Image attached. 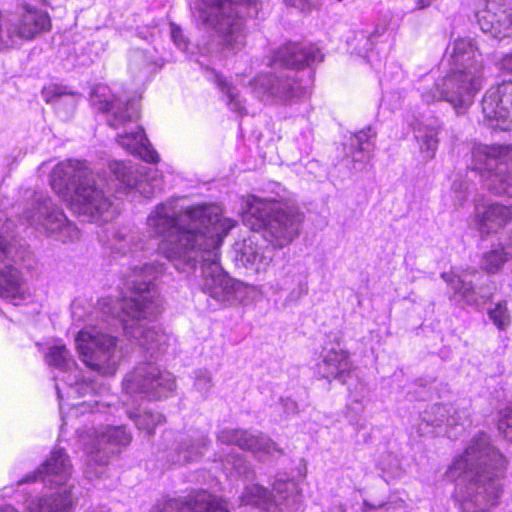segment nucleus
<instances>
[{
  "label": "nucleus",
  "instance_id": "f257e3e1",
  "mask_svg": "<svg viewBox=\"0 0 512 512\" xmlns=\"http://www.w3.org/2000/svg\"><path fill=\"white\" fill-rule=\"evenodd\" d=\"M217 205H198L177 209L175 201L160 203L147 217L150 236L161 239L158 251L180 273L195 271L199 248L205 245L214 227L223 224Z\"/></svg>",
  "mask_w": 512,
  "mask_h": 512
},
{
  "label": "nucleus",
  "instance_id": "f03ea898",
  "mask_svg": "<svg viewBox=\"0 0 512 512\" xmlns=\"http://www.w3.org/2000/svg\"><path fill=\"white\" fill-rule=\"evenodd\" d=\"M506 466L504 456L480 434L464 454L450 466L448 475L456 481L454 499L463 512H488L499 503Z\"/></svg>",
  "mask_w": 512,
  "mask_h": 512
},
{
  "label": "nucleus",
  "instance_id": "7ed1b4c3",
  "mask_svg": "<svg viewBox=\"0 0 512 512\" xmlns=\"http://www.w3.org/2000/svg\"><path fill=\"white\" fill-rule=\"evenodd\" d=\"M162 270L163 265L156 262L134 267L127 280L130 295L111 305L106 300L102 302L104 312L118 318L125 333L152 358L163 353L169 342L167 334L154 325L150 326V319L159 312L153 281Z\"/></svg>",
  "mask_w": 512,
  "mask_h": 512
},
{
  "label": "nucleus",
  "instance_id": "20e7f679",
  "mask_svg": "<svg viewBox=\"0 0 512 512\" xmlns=\"http://www.w3.org/2000/svg\"><path fill=\"white\" fill-rule=\"evenodd\" d=\"M448 71L432 87H425L421 97L427 104L446 101L458 112L465 111L483 83V62L479 48L470 37L454 41L446 59Z\"/></svg>",
  "mask_w": 512,
  "mask_h": 512
},
{
  "label": "nucleus",
  "instance_id": "39448f33",
  "mask_svg": "<svg viewBox=\"0 0 512 512\" xmlns=\"http://www.w3.org/2000/svg\"><path fill=\"white\" fill-rule=\"evenodd\" d=\"M51 187L78 215L104 221L114 215L112 202L96 185L84 162L67 160L56 165L51 173Z\"/></svg>",
  "mask_w": 512,
  "mask_h": 512
},
{
  "label": "nucleus",
  "instance_id": "423d86ee",
  "mask_svg": "<svg viewBox=\"0 0 512 512\" xmlns=\"http://www.w3.org/2000/svg\"><path fill=\"white\" fill-rule=\"evenodd\" d=\"M242 220L251 230H262L273 246L282 248L298 236L303 214L293 205L251 195L244 200Z\"/></svg>",
  "mask_w": 512,
  "mask_h": 512
},
{
  "label": "nucleus",
  "instance_id": "0eeeda50",
  "mask_svg": "<svg viewBox=\"0 0 512 512\" xmlns=\"http://www.w3.org/2000/svg\"><path fill=\"white\" fill-rule=\"evenodd\" d=\"M256 0H199L191 5L193 17L213 28L224 50L236 53L245 46L244 19L256 11Z\"/></svg>",
  "mask_w": 512,
  "mask_h": 512
},
{
  "label": "nucleus",
  "instance_id": "6e6552de",
  "mask_svg": "<svg viewBox=\"0 0 512 512\" xmlns=\"http://www.w3.org/2000/svg\"><path fill=\"white\" fill-rule=\"evenodd\" d=\"M236 225L233 219L224 220L223 224L214 227V234L199 248L198 261L201 265V289L220 304L233 305L244 293L241 282L230 278L219 264V247L224 236Z\"/></svg>",
  "mask_w": 512,
  "mask_h": 512
},
{
  "label": "nucleus",
  "instance_id": "1a4fd4ad",
  "mask_svg": "<svg viewBox=\"0 0 512 512\" xmlns=\"http://www.w3.org/2000/svg\"><path fill=\"white\" fill-rule=\"evenodd\" d=\"M72 465L63 449H54L49 458L33 474L27 475L20 483L41 480L58 488L55 493L44 495L32 502L29 512H69L73 505L72 488L69 479Z\"/></svg>",
  "mask_w": 512,
  "mask_h": 512
},
{
  "label": "nucleus",
  "instance_id": "9d476101",
  "mask_svg": "<svg viewBox=\"0 0 512 512\" xmlns=\"http://www.w3.org/2000/svg\"><path fill=\"white\" fill-rule=\"evenodd\" d=\"M76 348L82 362L101 375H114L121 361L116 338L95 326L81 329L76 337Z\"/></svg>",
  "mask_w": 512,
  "mask_h": 512
},
{
  "label": "nucleus",
  "instance_id": "9b49d317",
  "mask_svg": "<svg viewBox=\"0 0 512 512\" xmlns=\"http://www.w3.org/2000/svg\"><path fill=\"white\" fill-rule=\"evenodd\" d=\"M473 169L487 177V187L494 194L512 197V145L477 146Z\"/></svg>",
  "mask_w": 512,
  "mask_h": 512
},
{
  "label": "nucleus",
  "instance_id": "f8f14e48",
  "mask_svg": "<svg viewBox=\"0 0 512 512\" xmlns=\"http://www.w3.org/2000/svg\"><path fill=\"white\" fill-rule=\"evenodd\" d=\"M21 220L37 231L55 236L62 242L79 238L77 227L67 220L63 211L48 197L36 195L24 210Z\"/></svg>",
  "mask_w": 512,
  "mask_h": 512
},
{
  "label": "nucleus",
  "instance_id": "ddd939ff",
  "mask_svg": "<svg viewBox=\"0 0 512 512\" xmlns=\"http://www.w3.org/2000/svg\"><path fill=\"white\" fill-rule=\"evenodd\" d=\"M127 395L142 394L150 399L170 396L176 389L175 376L154 362L138 364L123 380Z\"/></svg>",
  "mask_w": 512,
  "mask_h": 512
},
{
  "label": "nucleus",
  "instance_id": "4468645a",
  "mask_svg": "<svg viewBox=\"0 0 512 512\" xmlns=\"http://www.w3.org/2000/svg\"><path fill=\"white\" fill-rule=\"evenodd\" d=\"M296 74L290 70L261 74L252 82L253 93L262 101L291 102L306 92V87L296 79Z\"/></svg>",
  "mask_w": 512,
  "mask_h": 512
},
{
  "label": "nucleus",
  "instance_id": "2eb2a0df",
  "mask_svg": "<svg viewBox=\"0 0 512 512\" xmlns=\"http://www.w3.org/2000/svg\"><path fill=\"white\" fill-rule=\"evenodd\" d=\"M109 168L121 189L126 192L136 190L145 198H151L163 189L162 177L155 168L119 161L112 162Z\"/></svg>",
  "mask_w": 512,
  "mask_h": 512
},
{
  "label": "nucleus",
  "instance_id": "dca6fc26",
  "mask_svg": "<svg viewBox=\"0 0 512 512\" xmlns=\"http://www.w3.org/2000/svg\"><path fill=\"white\" fill-rule=\"evenodd\" d=\"M132 436L123 426L107 427L104 431L80 436L81 445L87 454L88 465L104 466L110 455L119 447L127 446Z\"/></svg>",
  "mask_w": 512,
  "mask_h": 512
},
{
  "label": "nucleus",
  "instance_id": "f3484780",
  "mask_svg": "<svg viewBox=\"0 0 512 512\" xmlns=\"http://www.w3.org/2000/svg\"><path fill=\"white\" fill-rule=\"evenodd\" d=\"M50 26V17L47 13L26 6L21 15L7 18L2 46L4 49L12 48L23 40H32L38 34L48 31Z\"/></svg>",
  "mask_w": 512,
  "mask_h": 512
},
{
  "label": "nucleus",
  "instance_id": "a211bd4d",
  "mask_svg": "<svg viewBox=\"0 0 512 512\" xmlns=\"http://www.w3.org/2000/svg\"><path fill=\"white\" fill-rule=\"evenodd\" d=\"M482 112L493 129L507 131L512 128V81H504L486 91Z\"/></svg>",
  "mask_w": 512,
  "mask_h": 512
},
{
  "label": "nucleus",
  "instance_id": "6ab92c4d",
  "mask_svg": "<svg viewBox=\"0 0 512 512\" xmlns=\"http://www.w3.org/2000/svg\"><path fill=\"white\" fill-rule=\"evenodd\" d=\"M26 295V282L16 267L12 246L0 235V297L16 303L24 300Z\"/></svg>",
  "mask_w": 512,
  "mask_h": 512
},
{
  "label": "nucleus",
  "instance_id": "aec40b11",
  "mask_svg": "<svg viewBox=\"0 0 512 512\" xmlns=\"http://www.w3.org/2000/svg\"><path fill=\"white\" fill-rule=\"evenodd\" d=\"M222 444L236 445L243 450L250 451L256 457L283 455L284 451L267 435L262 432H251L244 429L225 428L217 435Z\"/></svg>",
  "mask_w": 512,
  "mask_h": 512
},
{
  "label": "nucleus",
  "instance_id": "412c9836",
  "mask_svg": "<svg viewBox=\"0 0 512 512\" xmlns=\"http://www.w3.org/2000/svg\"><path fill=\"white\" fill-rule=\"evenodd\" d=\"M481 30L493 38L512 36V0H486L484 9L477 13Z\"/></svg>",
  "mask_w": 512,
  "mask_h": 512
},
{
  "label": "nucleus",
  "instance_id": "4be33fe9",
  "mask_svg": "<svg viewBox=\"0 0 512 512\" xmlns=\"http://www.w3.org/2000/svg\"><path fill=\"white\" fill-rule=\"evenodd\" d=\"M105 87L95 88L91 95L92 105L102 112L109 114L107 122L114 129L124 127L139 117V104L134 99L122 100L120 98L105 97Z\"/></svg>",
  "mask_w": 512,
  "mask_h": 512
},
{
  "label": "nucleus",
  "instance_id": "5701e85b",
  "mask_svg": "<svg viewBox=\"0 0 512 512\" xmlns=\"http://www.w3.org/2000/svg\"><path fill=\"white\" fill-rule=\"evenodd\" d=\"M152 512H229L208 492L197 491L187 497L166 500Z\"/></svg>",
  "mask_w": 512,
  "mask_h": 512
},
{
  "label": "nucleus",
  "instance_id": "b1692460",
  "mask_svg": "<svg viewBox=\"0 0 512 512\" xmlns=\"http://www.w3.org/2000/svg\"><path fill=\"white\" fill-rule=\"evenodd\" d=\"M273 258V249L259 242L256 236L244 239L236 246V261L255 273L265 272Z\"/></svg>",
  "mask_w": 512,
  "mask_h": 512
},
{
  "label": "nucleus",
  "instance_id": "393cba45",
  "mask_svg": "<svg viewBox=\"0 0 512 512\" xmlns=\"http://www.w3.org/2000/svg\"><path fill=\"white\" fill-rule=\"evenodd\" d=\"M322 60L323 54L315 45L289 43L280 47L275 52L273 65L287 68H300L305 65L311 66Z\"/></svg>",
  "mask_w": 512,
  "mask_h": 512
},
{
  "label": "nucleus",
  "instance_id": "a878e982",
  "mask_svg": "<svg viewBox=\"0 0 512 512\" xmlns=\"http://www.w3.org/2000/svg\"><path fill=\"white\" fill-rule=\"evenodd\" d=\"M352 371L348 352L341 348L324 349L317 364V373L324 379L345 383Z\"/></svg>",
  "mask_w": 512,
  "mask_h": 512
},
{
  "label": "nucleus",
  "instance_id": "bb28decb",
  "mask_svg": "<svg viewBox=\"0 0 512 512\" xmlns=\"http://www.w3.org/2000/svg\"><path fill=\"white\" fill-rule=\"evenodd\" d=\"M460 420L461 417L453 406L434 404L420 414L417 432L420 436H425L433 433L434 428L440 427L443 424L449 426L463 425L460 423Z\"/></svg>",
  "mask_w": 512,
  "mask_h": 512
},
{
  "label": "nucleus",
  "instance_id": "cd10ccee",
  "mask_svg": "<svg viewBox=\"0 0 512 512\" xmlns=\"http://www.w3.org/2000/svg\"><path fill=\"white\" fill-rule=\"evenodd\" d=\"M209 443L204 434H181L176 440L172 461L176 464L196 461L202 457Z\"/></svg>",
  "mask_w": 512,
  "mask_h": 512
},
{
  "label": "nucleus",
  "instance_id": "c85d7f7f",
  "mask_svg": "<svg viewBox=\"0 0 512 512\" xmlns=\"http://www.w3.org/2000/svg\"><path fill=\"white\" fill-rule=\"evenodd\" d=\"M117 142L133 155H138L148 163H156L159 160L157 152L150 145L142 127L125 132L117 136Z\"/></svg>",
  "mask_w": 512,
  "mask_h": 512
},
{
  "label": "nucleus",
  "instance_id": "c756f323",
  "mask_svg": "<svg viewBox=\"0 0 512 512\" xmlns=\"http://www.w3.org/2000/svg\"><path fill=\"white\" fill-rule=\"evenodd\" d=\"M443 124L438 120H429L419 123L414 129L415 138L419 144L422 157L431 160L435 157Z\"/></svg>",
  "mask_w": 512,
  "mask_h": 512
},
{
  "label": "nucleus",
  "instance_id": "7c9ffc66",
  "mask_svg": "<svg viewBox=\"0 0 512 512\" xmlns=\"http://www.w3.org/2000/svg\"><path fill=\"white\" fill-rule=\"evenodd\" d=\"M512 217V210L498 203L487 205L483 211H477L479 230L481 233L496 232L504 227Z\"/></svg>",
  "mask_w": 512,
  "mask_h": 512
},
{
  "label": "nucleus",
  "instance_id": "2f4dec72",
  "mask_svg": "<svg viewBox=\"0 0 512 512\" xmlns=\"http://www.w3.org/2000/svg\"><path fill=\"white\" fill-rule=\"evenodd\" d=\"M275 286L279 291H291L290 297L292 299H298L308 292L306 276L291 266L284 268L283 271L278 273Z\"/></svg>",
  "mask_w": 512,
  "mask_h": 512
},
{
  "label": "nucleus",
  "instance_id": "473e14b6",
  "mask_svg": "<svg viewBox=\"0 0 512 512\" xmlns=\"http://www.w3.org/2000/svg\"><path fill=\"white\" fill-rule=\"evenodd\" d=\"M45 101L52 104L58 112L66 110V113L73 112L76 108L78 93L68 90L67 87L61 85H50L42 91Z\"/></svg>",
  "mask_w": 512,
  "mask_h": 512
},
{
  "label": "nucleus",
  "instance_id": "72a5a7b5",
  "mask_svg": "<svg viewBox=\"0 0 512 512\" xmlns=\"http://www.w3.org/2000/svg\"><path fill=\"white\" fill-rule=\"evenodd\" d=\"M240 499L244 505L256 506L267 512H276L279 505L278 499H272L269 491L258 484L247 485Z\"/></svg>",
  "mask_w": 512,
  "mask_h": 512
},
{
  "label": "nucleus",
  "instance_id": "f704fd0d",
  "mask_svg": "<svg viewBox=\"0 0 512 512\" xmlns=\"http://www.w3.org/2000/svg\"><path fill=\"white\" fill-rule=\"evenodd\" d=\"M376 133L371 127L361 130L350 138V155L354 162H364L371 158L374 149L372 139Z\"/></svg>",
  "mask_w": 512,
  "mask_h": 512
},
{
  "label": "nucleus",
  "instance_id": "c9c22d12",
  "mask_svg": "<svg viewBox=\"0 0 512 512\" xmlns=\"http://www.w3.org/2000/svg\"><path fill=\"white\" fill-rule=\"evenodd\" d=\"M441 278L451 287V289L469 305L478 303V298L471 282L466 281L465 276L455 275L453 273L444 272Z\"/></svg>",
  "mask_w": 512,
  "mask_h": 512
},
{
  "label": "nucleus",
  "instance_id": "e433bc0d",
  "mask_svg": "<svg viewBox=\"0 0 512 512\" xmlns=\"http://www.w3.org/2000/svg\"><path fill=\"white\" fill-rule=\"evenodd\" d=\"M46 362L49 366L56 367L64 372H77L76 362L64 345L50 347L46 354Z\"/></svg>",
  "mask_w": 512,
  "mask_h": 512
},
{
  "label": "nucleus",
  "instance_id": "4c0bfd02",
  "mask_svg": "<svg viewBox=\"0 0 512 512\" xmlns=\"http://www.w3.org/2000/svg\"><path fill=\"white\" fill-rule=\"evenodd\" d=\"M214 81L221 92L227 97V105L229 108L234 112L244 114L245 106L240 98L238 90L218 73L214 74Z\"/></svg>",
  "mask_w": 512,
  "mask_h": 512
},
{
  "label": "nucleus",
  "instance_id": "58836bf2",
  "mask_svg": "<svg viewBox=\"0 0 512 512\" xmlns=\"http://www.w3.org/2000/svg\"><path fill=\"white\" fill-rule=\"evenodd\" d=\"M129 418L132 419L139 430L145 431L147 434H152L154 428L164 421L163 415L153 413L151 411L143 412H128Z\"/></svg>",
  "mask_w": 512,
  "mask_h": 512
},
{
  "label": "nucleus",
  "instance_id": "ea45409f",
  "mask_svg": "<svg viewBox=\"0 0 512 512\" xmlns=\"http://www.w3.org/2000/svg\"><path fill=\"white\" fill-rule=\"evenodd\" d=\"M223 468L228 474H235L239 477L246 479L254 475V471L249 462H247L241 455H229L223 461Z\"/></svg>",
  "mask_w": 512,
  "mask_h": 512
},
{
  "label": "nucleus",
  "instance_id": "a19ab883",
  "mask_svg": "<svg viewBox=\"0 0 512 512\" xmlns=\"http://www.w3.org/2000/svg\"><path fill=\"white\" fill-rule=\"evenodd\" d=\"M193 379V390L199 394L201 399H207L214 385L212 373L207 369L200 368L193 371Z\"/></svg>",
  "mask_w": 512,
  "mask_h": 512
},
{
  "label": "nucleus",
  "instance_id": "79ce46f5",
  "mask_svg": "<svg viewBox=\"0 0 512 512\" xmlns=\"http://www.w3.org/2000/svg\"><path fill=\"white\" fill-rule=\"evenodd\" d=\"M490 320L499 330H506L511 324V315L506 301H501L488 311Z\"/></svg>",
  "mask_w": 512,
  "mask_h": 512
},
{
  "label": "nucleus",
  "instance_id": "37998d69",
  "mask_svg": "<svg viewBox=\"0 0 512 512\" xmlns=\"http://www.w3.org/2000/svg\"><path fill=\"white\" fill-rule=\"evenodd\" d=\"M506 254L503 248L494 249L485 253L481 261L482 268L490 273L498 271L507 259Z\"/></svg>",
  "mask_w": 512,
  "mask_h": 512
},
{
  "label": "nucleus",
  "instance_id": "c03bdc74",
  "mask_svg": "<svg viewBox=\"0 0 512 512\" xmlns=\"http://www.w3.org/2000/svg\"><path fill=\"white\" fill-rule=\"evenodd\" d=\"M273 491L280 500H286L290 497L295 500L299 494L298 485L293 479H277L273 484Z\"/></svg>",
  "mask_w": 512,
  "mask_h": 512
},
{
  "label": "nucleus",
  "instance_id": "a18cd8bd",
  "mask_svg": "<svg viewBox=\"0 0 512 512\" xmlns=\"http://www.w3.org/2000/svg\"><path fill=\"white\" fill-rule=\"evenodd\" d=\"M115 249L119 252L126 253V250L143 249L144 246L141 243L135 242L134 234H127L119 231L114 235Z\"/></svg>",
  "mask_w": 512,
  "mask_h": 512
},
{
  "label": "nucleus",
  "instance_id": "49530a36",
  "mask_svg": "<svg viewBox=\"0 0 512 512\" xmlns=\"http://www.w3.org/2000/svg\"><path fill=\"white\" fill-rule=\"evenodd\" d=\"M386 32L385 26H377L372 33H370L368 36L364 35V33L359 34V40L364 41V44L362 47L359 48L358 53L363 54L364 56L369 51H372L376 42L384 36Z\"/></svg>",
  "mask_w": 512,
  "mask_h": 512
},
{
  "label": "nucleus",
  "instance_id": "de8ad7c7",
  "mask_svg": "<svg viewBox=\"0 0 512 512\" xmlns=\"http://www.w3.org/2000/svg\"><path fill=\"white\" fill-rule=\"evenodd\" d=\"M499 432L512 443V408H506L500 413L498 420Z\"/></svg>",
  "mask_w": 512,
  "mask_h": 512
},
{
  "label": "nucleus",
  "instance_id": "09e8293b",
  "mask_svg": "<svg viewBox=\"0 0 512 512\" xmlns=\"http://www.w3.org/2000/svg\"><path fill=\"white\" fill-rule=\"evenodd\" d=\"M68 378H70V376H68ZM66 382L71 387L72 392L78 394L79 396H85L96 391L95 385L93 383L79 381L78 374L74 375V378L71 380L67 379Z\"/></svg>",
  "mask_w": 512,
  "mask_h": 512
},
{
  "label": "nucleus",
  "instance_id": "8fccbe9b",
  "mask_svg": "<svg viewBox=\"0 0 512 512\" xmlns=\"http://www.w3.org/2000/svg\"><path fill=\"white\" fill-rule=\"evenodd\" d=\"M468 186L463 181H454L452 184V193L453 196V203L455 207L462 206L465 201L467 200L468 193H467Z\"/></svg>",
  "mask_w": 512,
  "mask_h": 512
},
{
  "label": "nucleus",
  "instance_id": "3c124183",
  "mask_svg": "<svg viewBox=\"0 0 512 512\" xmlns=\"http://www.w3.org/2000/svg\"><path fill=\"white\" fill-rule=\"evenodd\" d=\"M171 38L179 49L185 51L188 47V41L184 37L181 28L175 24H171Z\"/></svg>",
  "mask_w": 512,
  "mask_h": 512
},
{
  "label": "nucleus",
  "instance_id": "603ef678",
  "mask_svg": "<svg viewBox=\"0 0 512 512\" xmlns=\"http://www.w3.org/2000/svg\"><path fill=\"white\" fill-rule=\"evenodd\" d=\"M282 404L284 406L285 412L287 414H293L297 412V403L291 399H282Z\"/></svg>",
  "mask_w": 512,
  "mask_h": 512
},
{
  "label": "nucleus",
  "instance_id": "864d4df0",
  "mask_svg": "<svg viewBox=\"0 0 512 512\" xmlns=\"http://www.w3.org/2000/svg\"><path fill=\"white\" fill-rule=\"evenodd\" d=\"M501 69L512 73V53L505 55L500 62Z\"/></svg>",
  "mask_w": 512,
  "mask_h": 512
},
{
  "label": "nucleus",
  "instance_id": "5fc2aeb1",
  "mask_svg": "<svg viewBox=\"0 0 512 512\" xmlns=\"http://www.w3.org/2000/svg\"><path fill=\"white\" fill-rule=\"evenodd\" d=\"M381 507H382V505L378 506V508H381ZM376 509H377L376 506H373L369 502L364 501V503H363V511H365V512H373Z\"/></svg>",
  "mask_w": 512,
  "mask_h": 512
},
{
  "label": "nucleus",
  "instance_id": "6e6d98bb",
  "mask_svg": "<svg viewBox=\"0 0 512 512\" xmlns=\"http://www.w3.org/2000/svg\"><path fill=\"white\" fill-rule=\"evenodd\" d=\"M293 5H296V1L297 0H289ZM299 2H305L309 5H315L316 4V0H298Z\"/></svg>",
  "mask_w": 512,
  "mask_h": 512
},
{
  "label": "nucleus",
  "instance_id": "4d7b16f0",
  "mask_svg": "<svg viewBox=\"0 0 512 512\" xmlns=\"http://www.w3.org/2000/svg\"><path fill=\"white\" fill-rule=\"evenodd\" d=\"M0 512H18L11 506H4L0 508Z\"/></svg>",
  "mask_w": 512,
  "mask_h": 512
},
{
  "label": "nucleus",
  "instance_id": "13d9d810",
  "mask_svg": "<svg viewBox=\"0 0 512 512\" xmlns=\"http://www.w3.org/2000/svg\"><path fill=\"white\" fill-rule=\"evenodd\" d=\"M332 512H344V510L341 506H336L333 508Z\"/></svg>",
  "mask_w": 512,
  "mask_h": 512
},
{
  "label": "nucleus",
  "instance_id": "bf43d9fd",
  "mask_svg": "<svg viewBox=\"0 0 512 512\" xmlns=\"http://www.w3.org/2000/svg\"><path fill=\"white\" fill-rule=\"evenodd\" d=\"M489 297H490V293H483V294L481 295V298H482L483 300H486V299H488Z\"/></svg>",
  "mask_w": 512,
  "mask_h": 512
},
{
  "label": "nucleus",
  "instance_id": "052dcab7",
  "mask_svg": "<svg viewBox=\"0 0 512 512\" xmlns=\"http://www.w3.org/2000/svg\"><path fill=\"white\" fill-rule=\"evenodd\" d=\"M509 246H511V247H512V232H511V235H510V237H509Z\"/></svg>",
  "mask_w": 512,
  "mask_h": 512
},
{
  "label": "nucleus",
  "instance_id": "680f3d73",
  "mask_svg": "<svg viewBox=\"0 0 512 512\" xmlns=\"http://www.w3.org/2000/svg\"><path fill=\"white\" fill-rule=\"evenodd\" d=\"M56 390H57L58 397L61 398L60 390H59V387L57 385H56Z\"/></svg>",
  "mask_w": 512,
  "mask_h": 512
},
{
  "label": "nucleus",
  "instance_id": "e2e57ef3",
  "mask_svg": "<svg viewBox=\"0 0 512 512\" xmlns=\"http://www.w3.org/2000/svg\"><path fill=\"white\" fill-rule=\"evenodd\" d=\"M503 342H504V348H505L507 346V338L506 337L503 338Z\"/></svg>",
  "mask_w": 512,
  "mask_h": 512
}]
</instances>
